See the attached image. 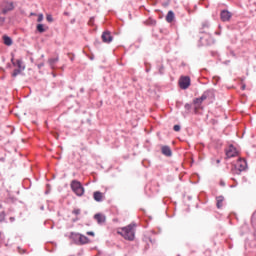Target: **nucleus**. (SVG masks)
I'll return each instance as SVG.
<instances>
[{
  "label": "nucleus",
  "mask_w": 256,
  "mask_h": 256,
  "mask_svg": "<svg viewBox=\"0 0 256 256\" xmlns=\"http://www.w3.org/2000/svg\"><path fill=\"white\" fill-rule=\"evenodd\" d=\"M135 227L137 225L135 223H131L126 227L121 228V231L118 232L119 235L124 237L126 241H134L135 240Z\"/></svg>",
  "instance_id": "1"
},
{
  "label": "nucleus",
  "mask_w": 256,
  "mask_h": 256,
  "mask_svg": "<svg viewBox=\"0 0 256 256\" xmlns=\"http://www.w3.org/2000/svg\"><path fill=\"white\" fill-rule=\"evenodd\" d=\"M70 239H72L76 245H87V243H89V238L80 233L72 232Z\"/></svg>",
  "instance_id": "2"
},
{
  "label": "nucleus",
  "mask_w": 256,
  "mask_h": 256,
  "mask_svg": "<svg viewBox=\"0 0 256 256\" xmlns=\"http://www.w3.org/2000/svg\"><path fill=\"white\" fill-rule=\"evenodd\" d=\"M247 169V161L245 159H239L237 165L232 168L233 175H241L242 171Z\"/></svg>",
  "instance_id": "3"
},
{
  "label": "nucleus",
  "mask_w": 256,
  "mask_h": 256,
  "mask_svg": "<svg viewBox=\"0 0 256 256\" xmlns=\"http://www.w3.org/2000/svg\"><path fill=\"white\" fill-rule=\"evenodd\" d=\"M71 189L78 197H82V195L85 193V188H83L81 182L77 180H73L71 182Z\"/></svg>",
  "instance_id": "4"
},
{
  "label": "nucleus",
  "mask_w": 256,
  "mask_h": 256,
  "mask_svg": "<svg viewBox=\"0 0 256 256\" xmlns=\"http://www.w3.org/2000/svg\"><path fill=\"white\" fill-rule=\"evenodd\" d=\"M209 95H211V91H206L202 94L201 97L199 98H195L193 100V104H194V113H197V110L199 109V107H201V103H203V101H205Z\"/></svg>",
  "instance_id": "5"
},
{
  "label": "nucleus",
  "mask_w": 256,
  "mask_h": 256,
  "mask_svg": "<svg viewBox=\"0 0 256 256\" xmlns=\"http://www.w3.org/2000/svg\"><path fill=\"white\" fill-rule=\"evenodd\" d=\"M191 85V78L189 76H182L179 79L180 89H189Z\"/></svg>",
  "instance_id": "6"
},
{
  "label": "nucleus",
  "mask_w": 256,
  "mask_h": 256,
  "mask_svg": "<svg viewBox=\"0 0 256 256\" xmlns=\"http://www.w3.org/2000/svg\"><path fill=\"white\" fill-rule=\"evenodd\" d=\"M2 13L3 15H7V13H9V11H13V9H15V5L13 4V2H7V1H3L2 4Z\"/></svg>",
  "instance_id": "7"
},
{
  "label": "nucleus",
  "mask_w": 256,
  "mask_h": 256,
  "mask_svg": "<svg viewBox=\"0 0 256 256\" xmlns=\"http://www.w3.org/2000/svg\"><path fill=\"white\" fill-rule=\"evenodd\" d=\"M101 39L103 43H111L113 41V36L111 35V31L106 30L102 33Z\"/></svg>",
  "instance_id": "8"
},
{
  "label": "nucleus",
  "mask_w": 256,
  "mask_h": 256,
  "mask_svg": "<svg viewBox=\"0 0 256 256\" xmlns=\"http://www.w3.org/2000/svg\"><path fill=\"white\" fill-rule=\"evenodd\" d=\"M11 63L14 67H17L16 69H20L21 71H25V64H23V61L21 59H18V60L15 61V58H12Z\"/></svg>",
  "instance_id": "9"
},
{
  "label": "nucleus",
  "mask_w": 256,
  "mask_h": 256,
  "mask_svg": "<svg viewBox=\"0 0 256 256\" xmlns=\"http://www.w3.org/2000/svg\"><path fill=\"white\" fill-rule=\"evenodd\" d=\"M227 159H231V157H237V149L233 147V145L229 146V149L226 150Z\"/></svg>",
  "instance_id": "10"
},
{
  "label": "nucleus",
  "mask_w": 256,
  "mask_h": 256,
  "mask_svg": "<svg viewBox=\"0 0 256 256\" xmlns=\"http://www.w3.org/2000/svg\"><path fill=\"white\" fill-rule=\"evenodd\" d=\"M220 19L221 21H230L231 19V12L227 11V10H222L220 13Z\"/></svg>",
  "instance_id": "11"
},
{
  "label": "nucleus",
  "mask_w": 256,
  "mask_h": 256,
  "mask_svg": "<svg viewBox=\"0 0 256 256\" xmlns=\"http://www.w3.org/2000/svg\"><path fill=\"white\" fill-rule=\"evenodd\" d=\"M161 153L165 155V157H171V155H173V151H171V147L169 146H162Z\"/></svg>",
  "instance_id": "12"
},
{
  "label": "nucleus",
  "mask_w": 256,
  "mask_h": 256,
  "mask_svg": "<svg viewBox=\"0 0 256 256\" xmlns=\"http://www.w3.org/2000/svg\"><path fill=\"white\" fill-rule=\"evenodd\" d=\"M94 219L97 221V223L99 225H103V223H105V221H106L105 215H103L101 213L95 214Z\"/></svg>",
  "instance_id": "13"
},
{
  "label": "nucleus",
  "mask_w": 256,
  "mask_h": 256,
  "mask_svg": "<svg viewBox=\"0 0 256 256\" xmlns=\"http://www.w3.org/2000/svg\"><path fill=\"white\" fill-rule=\"evenodd\" d=\"M93 199L94 201H97V203H101V201H103V193L99 191L94 192Z\"/></svg>",
  "instance_id": "14"
},
{
  "label": "nucleus",
  "mask_w": 256,
  "mask_h": 256,
  "mask_svg": "<svg viewBox=\"0 0 256 256\" xmlns=\"http://www.w3.org/2000/svg\"><path fill=\"white\" fill-rule=\"evenodd\" d=\"M175 19V13L173 11H169L166 15V21L167 23H173V20Z\"/></svg>",
  "instance_id": "15"
},
{
  "label": "nucleus",
  "mask_w": 256,
  "mask_h": 256,
  "mask_svg": "<svg viewBox=\"0 0 256 256\" xmlns=\"http://www.w3.org/2000/svg\"><path fill=\"white\" fill-rule=\"evenodd\" d=\"M4 45H7V47H11L13 45V39L11 37L4 35L3 36Z\"/></svg>",
  "instance_id": "16"
},
{
  "label": "nucleus",
  "mask_w": 256,
  "mask_h": 256,
  "mask_svg": "<svg viewBox=\"0 0 256 256\" xmlns=\"http://www.w3.org/2000/svg\"><path fill=\"white\" fill-rule=\"evenodd\" d=\"M224 197L223 196H218L216 197V200H217V204H216V207L217 209H221V207H223V201H224Z\"/></svg>",
  "instance_id": "17"
},
{
  "label": "nucleus",
  "mask_w": 256,
  "mask_h": 256,
  "mask_svg": "<svg viewBox=\"0 0 256 256\" xmlns=\"http://www.w3.org/2000/svg\"><path fill=\"white\" fill-rule=\"evenodd\" d=\"M36 29H37L38 33H45V31H47V30L45 29V26H44L43 24H38V25L36 26Z\"/></svg>",
  "instance_id": "18"
},
{
  "label": "nucleus",
  "mask_w": 256,
  "mask_h": 256,
  "mask_svg": "<svg viewBox=\"0 0 256 256\" xmlns=\"http://www.w3.org/2000/svg\"><path fill=\"white\" fill-rule=\"evenodd\" d=\"M22 74H23V70L16 68L12 73V77H17V75H22Z\"/></svg>",
  "instance_id": "19"
},
{
  "label": "nucleus",
  "mask_w": 256,
  "mask_h": 256,
  "mask_svg": "<svg viewBox=\"0 0 256 256\" xmlns=\"http://www.w3.org/2000/svg\"><path fill=\"white\" fill-rule=\"evenodd\" d=\"M57 61H59V57L49 59L48 63L51 67H53V65H55V63H57Z\"/></svg>",
  "instance_id": "20"
},
{
  "label": "nucleus",
  "mask_w": 256,
  "mask_h": 256,
  "mask_svg": "<svg viewBox=\"0 0 256 256\" xmlns=\"http://www.w3.org/2000/svg\"><path fill=\"white\" fill-rule=\"evenodd\" d=\"M46 21H48V23H53V16L51 14H47Z\"/></svg>",
  "instance_id": "21"
},
{
  "label": "nucleus",
  "mask_w": 256,
  "mask_h": 256,
  "mask_svg": "<svg viewBox=\"0 0 256 256\" xmlns=\"http://www.w3.org/2000/svg\"><path fill=\"white\" fill-rule=\"evenodd\" d=\"M74 215H81V209L77 208L72 211Z\"/></svg>",
  "instance_id": "22"
},
{
  "label": "nucleus",
  "mask_w": 256,
  "mask_h": 256,
  "mask_svg": "<svg viewBox=\"0 0 256 256\" xmlns=\"http://www.w3.org/2000/svg\"><path fill=\"white\" fill-rule=\"evenodd\" d=\"M5 221V212L0 213V223H3Z\"/></svg>",
  "instance_id": "23"
},
{
  "label": "nucleus",
  "mask_w": 256,
  "mask_h": 256,
  "mask_svg": "<svg viewBox=\"0 0 256 256\" xmlns=\"http://www.w3.org/2000/svg\"><path fill=\"white\" fill-rule=\"evenodd\" d=\"M163 73H165V66H161L160 68H159V74L160 75H163Z\"/></svg>",
  "instance_id": "24"
},
{
  "label": "nucleus",
  "mask_w": 256,
  "mask_h": 256,
  "mask_svg": "<svg viewBox=\"0 0 256 256\" xmlns=\"http://www.w3.org/2000/svg\"><path fill=\"white\" fill-rule=\"evenodd\" d=\"M173 129H174V131H181V126L180 125H174Z\"/></svg>",
  "instance_id": "25"
},
{
  "label": "nucleus",
  "mask_w": 256,
  "mask_h": 256,
  "mask_svg": "<svg viewBox=\"0 0 256 256\" xmlns=\"http://www.w3.org/2000/svg\"><path fill=\"white\" fill-rule=\"evenodd\" d=\"M37 21H38V23H41V21H43V14L38 15Z\"/></svg>",
  "instance_id": "26"
},
{
  "label": "nucleus",
  "mask_w": 256,
  "mask_h": 256,
  "mask_svg": "<svg viewBox=\"0 0 256 256\" xmlns=\"http://www.w3.org/2000/svg\"><path fill=\"white\" fill-rule=\"evenodd\" d=\"M185 109L187 110V111H191V104H185Z\"/></svg>",
  "instance_id": "27"
},
{
  "label": "nucleus",
  "mask_w": 256,
  "mask_h": 256,
  "mask_svg": "<svg viewBox=\"0 0 256 256\" xmlns=\"http://www.w3.org/2000/svg\"><path fill=\"white\" fill-rule=\"evenodd\" d=\"M3 23H5V17L0 16V25H3Z\"/></svg>",
  "instance_id": "28"
},
{
  "label": "nucleus",
  "mask_w": 256,
  "mask_h": 256,
  "mask_svg": "<svg viewBox=\"0 0 256 256\" xmlns=\"http://www.w3.org/2000/svg\"><path fill=\"white\" fill-rule=\"evenodd\" d=\"M87 235H90L91 237H95V232H87Z\"/></svg>",
  "instance_id": "29"
},
{
  "label": "nucleus",
  "mask_w": 256,
  "mask_h": 256,
  "mask_svg": "<svg viewBox=\"0 0 256 256\" xmlns=\"http://www.w3.org/2000/svg\"><path fill=\"white\" fill-rule=\"evenodd\" d=\"M246 87L247 85H245V83H242V86H241L242 91H245Z\"/></svg>",
  "instance_id": "30"
},
{
  "label": "nucleus",
  "mask_w": 256,
  "mask_h": 256,
  "mask_svg": "<svg viewBox=\"0 0 256 256\" xmlns=\"http://www.w3.org/2000/svg\"><path fill=\"white\" fill-rule=\"evenodd\" d=\"M43 65H45V64L44 63L38 64V69H41V67H43Z\"/></svg>",
  "instance_id": "31"
},
{
  "label": "nucleus",
  "mask_w": 256,
  "mask_h": 256,
  "mask_svg": "<svg viewBox=\"0 0 256 256\" xmlns=\"http://www.w3.org/2000/svg\"><path fill=\"white\" fill-rule=\"evenodd\" d=\"M9 220L11 223H13V221H15V217H10Z\"/></svg>",
  "instance_id": "32"
},
{
  "label": "nucleus",
  "mask_w": 256,
  "mask_h": 256,
  "mask_svg": "<svg viewBox=\"0 0 256 256\" xmlns=\"http://www.w3.org/2000/svg\"><path fill=\"white\" fill-rule=\"evenodd\" d=\"M220 185H221L222 187H225V182L221 181V182H220Z\"/></svg>",
  "instance_id": "33"
},
{
  "label": "nucleus",
  "mask_w": 256,
  "mask_h": 256,
  "mask_svg": "<svg viewBox=\"0 0 256 256\" xmlns=\"http://www.w3.org/2000/svg\"><path fill=\"white\" fill-rule=\"evenodd\" d=\"M54 137H55L56 139H59V135H58L57 133L54 134Z\"/></svg>",
  "instance_id": "34"
},
{
  "label": "nucleus",
  "mask_w": 256,
  "mask_h": 256,
  "mask_svg": "<svg viewBox=\"0 0 256 256\" xmlns=\"http://www.w3.org/2000/svg\"><path fill=\"white\" fill-rule=\"evenodd\" d=\"M93 59H95V56H90V60L93 61Z\"/></svg>",
  "instance_id": "35"
},
{
  "label": "nucleus",
  "mask_w": 256,
  "mask_h": 256,
  "mask_svg": "<svg viewBox=\"0 0 256 256\" xmlns=\"http://www.w3.org/2000/svg\"><path fill=\"white\" fill-rule=\"evenodd\" d=\"M93 23V19H90L89 21V25H91Z\"/></svg>",
  "instance_id": "36"
},
{
  "label": "nucleus",
  "mask_w": 256,
  "mask_h": 256,
  "mask_svg": "<svg viewBox=\"0 0 256 256\" xmlns=\"http://www.w3.org/2000/svg\"><path fill=\"white\" fill-rule=\"evenodd\" d=\"M205 27H209V25L207 24H203V28L205 29Z\"/></svg>",
  "instance_id": "37"
},
{
  "label": "nucleus",
  "mask_w": 256,
  "mask_h": 256,
  "mask_svg": "<svg viewBox=\"0 0 256 256\" xmlns=\"http://www.w3.org/2000/svg\"><path fill=\"white\" fill-rule=\"evenodd\" d=\"M74 59H75V57H73V56H72V57H70V60H71V61H74Z\"/></svg>",
  "instance_id": "38"
},
{
  "label": "nucleus",
  "mask_w": 256,
  "mask_h": 256,
  "mask_svg": "<svg viewBox=\"0 0 256 256\" xmlns=\"http://www.w3.org/2000/svg\"><path fill=\"white\" fill-rule=\"evenodd\" d=\"M240 81H241V83H243V81H245V79L241 78Z\"/></svg>",
  "instance_id": "39"
},
{
  "label": "nucleus",
  "mask_w": 256,
  "mask_h": 256,
  "mask_svg": "<svg viewBox=\"0 0 256 256\" xmlns=\"http://www.w3.org/2000/svg\"><path fill=\"white\" fill-rule=\"evenodd\" d=\"M216 163H221V160H216Z\"/></svg>",
  "instance_id": "40"
},
{
  "label": "nucleus",
  "mask_w": 256,
  "mask_h": 256,
  "mask_svg": "<svg viewBox=\"0 0 256 256\" xmlns=\"http://www.w3.org/2000/svg\"><path fill=\"white\" fill-rule=\"evenodd\" d=\"M74 221H79V218H75Z\"/></svg>",
  "instance_id": "41"
},
{
  "label": "nucleus",
  "mask_w": 256,
  "mask_h": 256,
  "mask_svg": "<svg viewBox=\"0 0 256 256\" xmlns=\"http://www.w3.org/2000/svg\"><path fill=\"white\" fill-rule=\"evenodd\" d=\"M253 1H255V0H250V3H253Z\"/></svg>",
  "instance_id": "42"
},
{
  "label": "nucleus",
  "mask_w": 256,
  "mask_h": 256,
  "mask_svg": "<svg viewBox=\"0 0 256 256\" xmlns=\"http://www.w3.org/2000/svg\"><path fill=\"white\" fill-rule=\"evenodd\" d=\"M146 72L149 73V69H146Z\"/></svg>",
  "instance_id": "43"
},
{
  "label": "nucleus",
  "mask_w": 256,
  "mask_h": 256,
  "mask_svg": "<svg viewBox=\"0 0 256 256\" xmlns=\"http://www.w3.org/2000/svg\"><path fill=\"white\" fill-rule=\"evenodd\" d=\"M2 205L0 204V209H1Z\"/></svg>",
  "instance_id": "44"
}]
</instances>
